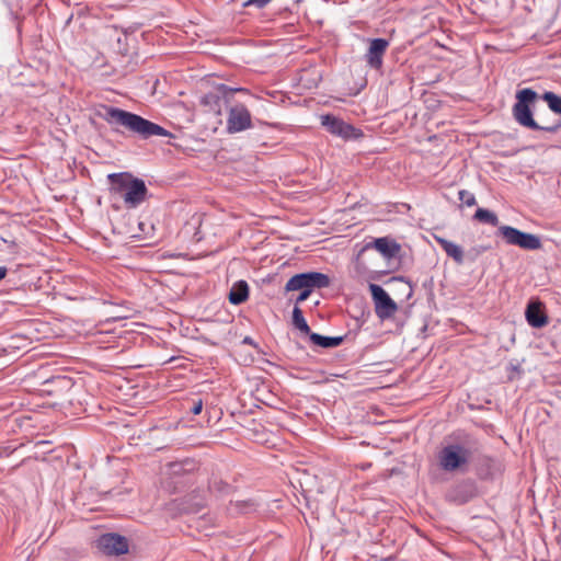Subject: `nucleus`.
Returning a JSON list of instances; mask_svg holds the SVG:
<instances>
[{
    "instance_id": "obj_9",
    "label": "nucleus",
    "mask_w": 561,
    "mask_h": 561,
    "mask_svg": "<svg viewBox=\"0 0 561 561\" xmlns=\"http://www.w3.org/2000/svg\"><path fill=\"white\" fill-rule=\"evenodd\" d=\"M321 125L332 135L339 136L345 140L358 139L363 136V131L343 119L327 114L321 116Z\"/></svg>"
},
{
    "instance_id": "obj_22",
    "label": "nucleus",
    "mask_w": 561,
    "mask_h": 561,
    "mask_svg": "<svg viewBox=\"0 0 561 561\" xmlns=\"http://www.w3.org/2000/svg\"><path fill=\"white\" fill-rule=\"evenodd\" d=\"M293 324L305 334L310 335V333H312L310 331V327L304 318L301 309L298 306H295L293 310Z\"/></svg>"
},
{
    "instance_id": "obj_2",
    "label": "nucleus",
    "mask_w": 561,
    "mask_h": 561,
    "mask_svg": "<svg viewBox=\"0 0 561 561\" xmlns=\"http://www.w3.org/2000/svg\"><path fill=\"white\" fill-rule=\"evenodd\" d=\"M102 118L112 126L113 130L121 133L119 127H123L133 135L142 139H148L153 136L171 137L172 134L162 126L150 122L135 113L114 107L104 106V114Z\"/></svg>"
},
{
    "instance_id": "obj_28",
    "label": "nucleus",
    "mask_w": 561,
    "mask_h": 561,
    "mask_svg": "<svg viewBox=\"0 0 561 561\" xmlns=\"http://www.w3.org/2000/svg\"><path fill=\"white\" fill-rule=\"evenodd\" d=\"M8 268L5 266H0V280L7 276Z\"/></svg>"
},
{
    "instance_id": "obj_7",
    "label": "nucleus",
    "mask_w": 561,
    "mask_h": 561,
    "mask_svg": "<svg viewBox=\"0 0 561 561\" xmlns=\"http://www.w3.org/2000/svg\"><path fill=\"white\" fill-rule=\"evenodd\" d=\"M497 233L510 245H517L524 250H539L542 247L538 236L524 232L511 226H499Z\"/></svg>"
},
{
    "instance_id": "obj_8",
    "label": "nucleus",
    "mask_w": 561,
    "mask_h": 561,
    "mask_svg": "<svg viewBox=\"0 0 561 561\" xmlns=\"http://www.w3.org/2000/svg\"><path fill=\"white\" fill-rule=\"evenodd\" d=\"M369 291L375 304V313L380 320H386L397 312L398 306L388 293L377 284H369Z\"/></svg>"
},
{
    "instance_id": "obj_18",
    "label": "nucleus",
    "mask_w": 561,
    "mask_h": 561,
    "mask_svg": "<svg viewBox=\"0 0 561 561\" xmlns=\"http://www.w3.org/2000/svg\"><path fill=\"white\" fill-rule=\"evenodd\" d=\"M310 341L322 348H333L341 345L344 336H324L319 333H310Z\"/></svg>"
},
{
    "instance_id": "obj_20",
    "label": "nucleus",
    "mask_w": 561,
    "mask_h": 561,
    "mask_svg": "<svg viewBox=\"0 0 561 561\" xmlns=\"http://www.w3.org/2000/svg\"><path fill=\"white\" fill-rule=\"evenodd\" d=\"M473 219L492 227H497L500 222L496 214L485 208H478L473 215Z\"/></svg>"
},
{
    "instance_id": "obj_15",
    "label": "nucleus",
    "mask_w": 561,
    "mask_h": 561,
    "mask_svg": "<svg viewBox=\"0 0 561 561\" xmlns=\"http://www.w3.org/2000/svg\"><path fill=\"white\" fill-rule=\"evenodd\" d=\"M433 237L449 257H451L459 265L463 263L465 256L461 247L440 236L434 234Z\"/></svg>"
},
{
    "instance_id": "obj_10",
    "label": "nucleus",
    "mask_w": 561,
    "mask_h": 561,
    "mask_svg": "<svg viewBox=\"0 0 561 561\" xmlns=\"http://www.w3.org/2000/svg\"><path fill=\"white\" fill-rule=\"evenodd\" d=\"M96 547L106 556H121L128 552V541L118 534H104L96 540Z\"/></svg>"
},
{
    "instance_id": "obj_13",
    "label": "nucleus",
    "mask_w": 561,
    "mask_h": 561,
    "mask_svg": "<svg viewBox=\"0 0 561 561\" xmlns=\"http://www.w3.org/2000/svg\"><path fill=\"white\" fill-rule=\"evenodd\" d=\"M368 249H376L385 257L392 259V257L397 256V254L400 252L401 247L394 240H392L388 237H382V238H377L374 241L366 243L362 248L360 252H364L365 250H368Z\"/></svg>"
},
{
    "instance_id": "obj_14",
    "label": "nucleus",
    "mask_w": 561,
    "mask_h": 561,
    "mask_svg": "<svg viewBox=\"0 0 561 561\" xmlns=\"http://www.w3.org/2000/svg\"><path fill=\"white\" fill-rule=\"evenodd\" d=\"M525 317L528 324L536 329H541L548 324V316L540 301H530L525 310Z\"/></svg>"
},
{
    "instance_id": "obj_11",
    "label": "nucleus",
    "mask_w": 561,
    "mask_h": 561,
    "mask_svg": "<svg viewBox=\"0 0 561 561\" xmlns=\"http://www.w3.org/2000/svg\"><path fill=\"white\" fill-rule=\"evenodd\" d=\"M251 126V114L243 104H237L229 108L227 118V130L229 134L243 131Z\"/></svg>"
},
{
    "instance_id": "obj_23",
    "label": "nucleus",
    "mask_w": 561,
    "mask_h": 561,
    "mask_svg": "<svg viewBox=\"0 0 561 561\" xmlns=\"http://www.w3.org/2000/svg\"><path fill=\"white\" fill-rule=\"evenodd\" d=\"M231 505H233L237 511L242 512V513H248L255 508V503L252 500L236 501L234 503L231 502Z\"/></svg>"
},
{
    "instance_id": "obj_17",
    "label": "nucleus",
    "mask_w": 561,
    "mask_h": 561,
    "mask_svg": "<svg viewBox=\"0 0 561 561\" xmlns=\"http://www.w3.org/2000/svg\"><path fill=\"white\" fill-rule=\"evenodd\" d=\"M249 298V286L245 280L234 283L229 291L228 299L232 305H240Z\"/></svg>"
},
{
    "instance_id": "obj_12",
    "label": "nucleus",
    "mask_w": 561,
    "mask_h": 561,
    "mask_svg": "<svg viewBox=\"0 0 561 561\" xmlns=\"http://www.w3.org/2000/svg\"><path fill=\"white\" fill-rule=\"evenodd\" d=\"M389 41L386 38L369 39V47L365 54V60L371 69H381L383 64V56L389 47Z\"/></svg>"
},
{
    "instance_id": "obj_24",
    "label": "nucleus",
    "mask_w": 561,
    "mask_h": 561,
    "mask_svg": "<svg viewBox=\"0 0 561 561\" xmlns=\"http://www.w3.org/2000/svg\"><path fill=\"white\" fill-rule=\"evenodd\" d=\"M458 195L459 199L469 207L477 204L476 196L467 190L459 191Z\"/></svg>"
},
{
    "instance_id": "obj_6",
    "label": "nucleus",
    "mask_w": 561,
    "mask_h": 561,
    "mask_svg": "<svg viewBox=\"0 0 561 561\" xmlns=\"http://www.w3.org/2000/svg\"><path fill=\"white\" fill-rule=\"evenodd\" d=\"M331 280L327 274L320 272H307L296 274L288 279L285 285L286 291L306 290L312 293L313 289L325 288L330 285Z\"/></svg>"
},
{
    "instance_id": "obj_4",
    "label": "nucleus",
    "mask_w": 561,
    "mask_h": 561,
    "mask_svg": "<svg viewBox=\"0 0 561 561\" xmlns=\"http://www.w3.org/2000/svg\"><path fill=\"white\" fill-rule=\"evenodd\" d=\"M479 449V443L471 437H466L462 443L449 444L438 454L439 466L447 472L456 471L467 465Z\"/></svg>"
},
{
    "instance_id": "obj_26",
    "label": "nucleus",
    "mask_w": 561,
    "mask_h": 561,
    "mask_svg": "<svg viewBox=\"0 0 561 561\" xmlns=\"http://www.w3.org/2000/svg\"><path fill=\"white\" fill-rule=\"evenodd\" d=\"M310 291L308 289L306 290H300V294L298 295V297L296 298V305L298 304H301L304 302L305 300L308 299V297L310 296Z\"/></svg>"
},
{
    "instance_id": "obj_27",
    "label": "nucleus",
    "mask_w": 561,
    "mask_h": 561,
    "mask_svg": "<svg viewBox=\"0 0 561 561\" xmlns=\"http://www.w3.org/2000/svg\"><path fill=\"white\" fill-rule=\"evenodd\" d=\"M202 409H203V401L202 400H198L197 402H194L191 411L193 414H199L202 412Z\"/></svg>"
},
{
    "instance_id": "obj_16",
    "label": "nucleus",
    "mask_w": 561,
    "mask_h": 561,
    "mask_svg": "<svg viewBox=\"0 0 561 561\" xmlns=\"http://www.w3.org/2000/svg\"><path fill=\"white\" fill-rule=\"evenodd\" d=\"M206 506L205 499L196 493L193 492L191 494H187L181 502L180 508L183 513L192 514V513H198Z\"/></svg>"
},
{
    "instance_id": "obj_19",
    "label": "nucleus",
    "mask_w": 561,
    "mask_h": 561,
    "mask_svg": "<svg viewBox=\"0 0 561 561\" xmlns=\"http://www.w3.org/2000/svg\"><path fill=\"white\" fill-rule=\"evenodd\" d=\"M218 90L221 92V96L217 95V94H207L205 98H204V101L206 104H215V105H218L220 106V103L224 102L225 104L228 103V95L229 94H232L233 92H237V91H245V89H232V88H229L225 84H221Z\"/></svg>"
},
{
    "instance_id": "obj_3",
    "label": "nucleus",
    "mask_w": 561,
    "mask_h": 561,
    "mask_svg": "<svg viewBox=\"0 0 561 561\" xmlns=\"http://www.w3.org/2000/svg\"><path fill=\"white\" fill-rule=\"evenodd\" d=\"M107 179L112 185L111 191L119 194L129 209L138 207L148 197V188L144 180L128 172L111 173Z\"/></svg>"
},
{
    "instance_id": "obj_21",
    "label": "nucleus",
    "mask_w": 561,
    "mask_h": 561,
    "mask_svg": "<svg viewBox=\"0 0 561 561\" xmlns=\"http://www.w3.org/2000/svg\"><path fill=\"white\" fill-rule=\"evenodd\" d=\"M209 491L214 493L216 496L221 497L230 494V492L232 491V486L221 479H214L209 483Z\"/></svg>"
},
{
    "instance_id": "obj_1",
    "label": "nucleus",
    "mask_w": 561,
    "mask_h": 561,
    "mask_svg": "<svg viewBox=\"0 0 561 561\" xmlns=\"http://www.w3.org/2000/svg\"><path fill=\"white\" fill-rule=\"evenodd\" d=\"M516 102L513 105L512 113L514 119L523 127L531 130H543L548 133H556L561 128V96L547 91L541 95V99L547 102L549 108L560 115L559 118L552 121L551 124H539L534 119L533 110L535 102L539 99L536 91L530 88H525L516 92Z\"/></svg>"
},
{
    "instance_id": "obj_5",
    "label": "nucleus",
    "mask_w": 561,
    "mask_h": 561,
    "mask_svg": "<svg viewBox=\"0 0 561 561\" xmlns=\"http://www.w3.org/2000/svg\"><path fill=\"white\" fill-rule=\"evenodd\" d=\"M197 470L198 462L195 459L186 458L169 462L165 466L164 474L175 490H181L195 483Z\"/></svg>"
},
{
    "instance_id": "obj_25",
    "label": "nucleus",
    "mask_w": 561,
    "mask_h": 561,
    "mask_svg": "<svg viewBox=\"0 0 561 561\" xmlns=\"http://www.w3.org/2000/svg\"><path fill=\"white\" fill-rule=\"evenodd\" d=\"M272 0H248L244 5L245 7H249V5H254L259 9H262L264 8L265 5H267Z\"/></svg>"
},
{
    "instance_id": "obj_29",
    "label": "nucleus",
    "mask_w": 561,
    "mask_h": 561,
    "mask_svg": "<svg viewBox=\"0 0 561 561\" xmlns=\"http://www.w3.org/2000/svg\"><path fill=\"white\" fill-rule=\"evenodd\" d=\"M243 343L252 345L253 341L251 337L247 336V337H244Z\"/></svg>"
},
{
    "instance_id": "obj_30",
    "label": "nucleus",
    "mask_w": 561,
    "mask_h": 561,
    "mask_svg": "<svg viewBox=\"0 0 561 561\" xmlns=\"http://www.w3.org/2000/svg\"><path fill=\"white\" fill-rule=\"evenodd\" d=\"M551 123H552V122H550V124H551ZM541 124H549V122H548V121H545V122H542Z\"/></svg>"
}]
</instances>
